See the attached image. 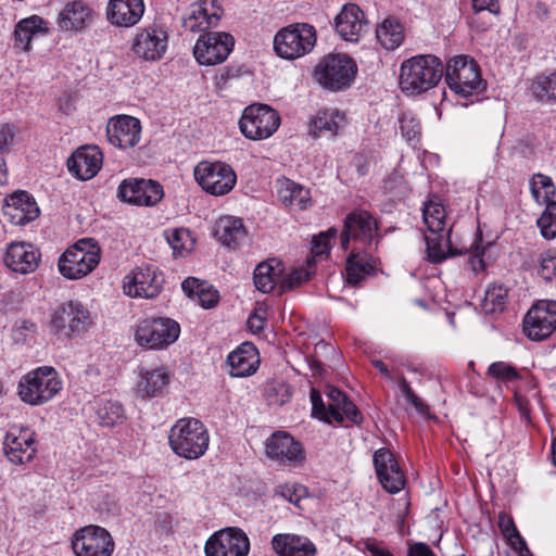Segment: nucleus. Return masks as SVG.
I'll return each mask as SVG.
<instances>
[{
	"instance_id": "1",
	"label": "nucleus",
	"mask_w": 556,
	"mask_h": 556,
	"mask_svg": "<svg viewBox=\"0 0 556 556\" xmlns=\"http://www.w3.org/2000/svg\"><path fill=\"white\" fill-rule=\"evenodd\" d=\"M443 71V63L435 55L413 56L401 65L400 87L404 93L420 94L440 83Z\"/></svg>"
},
{
	"instance_id": "2",
	"label": "nucleus",
	"mask_w": 556,
	"mask_h": 556,
	"mask_svg": "<svg viewBox=\"0 0 556 556\" xmlns=\"http://www.w3.org/2000/svg\"><path fill=\"white\" fill-rule=\"evenodd\" d=\"M168 440L176 455L186 459H198L205 454L210 437L202 421L195 418H184L170 429Z\"/></svg>"
},
{
	"instance_id": "3",
	"label": "nucleus",
	"mask_w": 556,
	"mask_h": 556,
	"mask_svg": "<svg viewBox=\"0 0 556 556\" xmlns=\"http://www.w3.org/2000/svg\"><path fill=\"white\" fill-rule=\"evenodd\" d=\"M329 402L325 405L320 393L316 389L311 390L312 414L323 421L341 424L344 418L355 425L362 422L363 417L356 405L349 400L340 389L328 386L326 391Z\"/></svg>"
},
{
	"instance_id": "4",
	"label": "nucleus",
	"mask_w": 556,
	"mask_h": 556,
	"mask_svg": "<svg viewBox=\"0 0 556 556\" xmlns=\"http://www.w3.org/2000/svg\"><path fill=\"white\" fill-rule=\"evenodd\" d=\"M100 262V248L94 239H81L70 247L59 258L61 275L76 280L90 274Z\"/></svg>"
},
{
	"instance_id": "5",
	"label": "nucleus",
	"mask_w": 556,
	"mask_h": 556,
	"mask_svg": "<svg viewBox=\"0 0 556 556\" xmlns=\"http://www.w3.org/2000/svg\"><path fill=\"white\" fill-rule=\"evenodd\" d=\"M62 389L56 370L50 366L39 367L23 376L18 383V394L29 405H42Z\"/></svg>"
},
{
	"instance_id": "6",
	"label": "nucleus",
	"mask_w": 556,
	"mask_h": 556,
	"mask_svg": "<svg viewBox=\"0 0 556 556\" xmlns=\"http://www.w3.org/2000/svg\"><path fill=\"white\" fill-rule=\"evenodd\" d=\"M445 83L452 91L464 98L485 89L479 65L467 55H457L447 62Z\"/></svg>"
},
{
	"instance_id": "7",
	"label": "nucleus",
	"mask_w": 556,
	"mask_h": 556,
	"mask_svg": "<svg viewBox=\"0 0 556 556\" xmlns=\"http://www.w3.org/2000/svg\"><path fill=\"white\" fill-rule=\"evenodd\" d=\"M91 325L92 318L89 309L76 301L60 304L50 320L52 332L66 340L83 336Z\"/></svg>"
},
{
	"instance_id": "8",
	"label": "nucleus",
	"mask_w": 556,
	"mask_h": 556,
	"mask_svg": "<svg viewBox=\"0 0 556 556\" xmlns=\"http://www.w3.org/2000/svg\"><path fill=\"white\" fill-rule=\"evenodd\" d=\"M316 30L306 23H298L279 30L274 39L276 53L286 60L301 58L313 50L316 45Z\"/></svg>"
},
{
	"instance_id": "9",
	"label": "nucleus",
	"mask_w": 556,
	"mask_h": 556,
	"mask_svg": "<svg viewBox=\"0 0 556 556\" xmlns=\"http://www.w3.org/2000/svg\"><path fill=\"white\" fill-rule=\"evenodd\" d=\"M357 72L356 63L346 54H329L315 68L317 81L332 91L351 86Z\"/></svg>"
},
{
	"instance_id": "10",
	"label": "nucleus",
	"mask_w": 556,
	"mask_h": 556,
	"mask_svg": "<svg viewBox=\"0 0 556 556\" xmlns=\"http://www.w3.org/2000/svg\"><path fill=\"white\" fill-rule=\"evenodd\" d=\"M180 334L177 321L167 317L141 320L136 329L137 343L149 350H162L173 344Z\"/></svg>"
},
{
	"instance_id": "11",
	"label": "nucleus",
	"mask_w": 556,
	"mask_h": 556,
	"mask_svg": "<svg viewBox=\"0 0 556 556\" xmlns=\"http://www.w3.org/2000/svg\"><path fill=\"white\" fill-rule=\"evenodd\" d=\"M278 112L267 104H252L244 109L239 121L243 136L251 140L269 138L279 127Z\"/></svg>"
},
{
	"instance_id": "12",
	"label": "nucleus",
	"mask_w": 556,
	"mask_h": 556,
	"mask_svg": "<svg viewBox=\"0 0 556 556\" xmlns=\"http://www.w3.org/2000/svg\"><path fill=\"white\" fill-rule=\"evenodd\" d=\"M378 230V222L371 213L365 210H354L344 219L341 245L348 250L350 241L353 240L364 248L370 247L375 240L380 239Z\"/></svg>"
},
{
	"instance_id": "13",
	"label": "nucleus",
	"mask_w": 556,
	"mask_h": 556,
	"mask_svg": "<svg viewBox=\"0 0 556 556\" xmlns=\"http://www.w3.org/2000/svg\"><path fill=\"white\" fill-rule=\"evenodd\" d=\"M114 547L111 533L99 526L84 527L72 539V548L76 556H111Z\"/></svg>"
},
{
	"instance_id": "14",
	"label": "nucleus",
	"mask_w": 556,
	"mask_h": 556,
	"mask_svg": "<svg viewBox=\"0 0 556 556\" xmlns=\"http://www.w3.org/2000/svg\"><path fill=\"white\" fill-rule=\"evenodd\" d=\"M194 177L199 185L208 193L223 195L236 185V174L232 168L222 162H201L194 168Z\"/></svg>"
},
{
	"instance_id": "15",
	"label": "nucleus",
	"mask_w": 556,
	"mask_h": 556,
	"mask_svg": "<svg viewBox=\"0 0 556 556\" xmlns=\"http://www.w3.org/2000/svg\"><path fill=\"white\" fill-rule=\"evenodd\" d=\"M235 46L233 37L228 33H205L199 37L193 54L201 65H215L224 62Z\"/></svg>"
},
{
	"instance_id": "16",
	"label": "nucleus",
	"mask_w": 556,
	"mask_h": 556,
	"mask_svg": "<svg viewBox=\"0 0 556 556\" xmlns=\"http://www.w3.org/2000/svg\"><path fill=\"white\" fill-rule=\"evenodd\" d=\"M249 551V538L239 528L219 530L205 544L206 556H248Z\"/></svg>"
},
{
	"instance_id": "17",
	"label": "nucleus",
	"mask_w": 556,
	"mask_h": 556,
	"mask_svg": "<svg viewBox=\"0 0 556 556\" xmlns=\"http://www.w3.org/2000/svg\"><path fill=\"white\" fill-rule=\"evenodd\" d=\"M117 197L129 204L153 206L163 199L164 191L155 180L132 178L121 182Z\"/></svg>"
},
{
	"instance_id": "18",
	"label": "nucleus",
	"mask_w": 556,
	"mask_h": 556,
	"mask_svg": "<svg viewBox=\"0 0 556 556\" xmlns=\"http://www.w3.org/2000/svg\"><path fill=\"white\" fill-rule=\"evenodd\" d=\"M556 329V302H539L523 318V331L529 339L541 341Z\"/></svg>"
},
{
	"instance_id": "19",
	"label": "nucleus",
	"mask_w": 556,
	"mask_h": 556,
	"mask_svg": "<svg viewBox=\"0 0 556 556\" xmlns=\"http://www.w3.org/2000/svg\"><path fill=\"white\" fill-rule=\"evenodd\" d=\"M222 13L216 0H200L190 7L182 18V27L191 33H210V28L218 25Z\"/></svg>"
},
{
	"instance_id": "20",
	"label": "nucleus",
	"mask_w": 556,
	"mask_h": 556,
	"mask_svg": "<svg viewBox=\"0 0 556 556\" xmlns=\"http://www.w3.org/2000/svg\"><path fill=\"white\" fill-rule=\"evenodd\" d=\"M124 291L129 296L155 298L162 290L163 278L152 265L137 267L131 276H126Z\"/></svg>"
},
{
	"instance_id": "21",
	"label": "nucleus",
	"mask_w": 556,
	"mask_h": 556,
	"mask_svg": "<svg viewBox=\"0 0 556 556\" xmlns=\"http://www.w3.org/2000/svg\"><path fill=\"white\" fill-rule=\"evenodd\" d=\"M110 143L121 149L134 148L140 141V121L129 115H118L110 118L106 126Z\"/></svg>"
},
{
	"instance_id": "22",
	"label": "nucleus",
	"mask_w": 556,
	"mask_h": 556,
	"mask_svg": "<svg viewBox=\"0 0 556 556\" xmlns=\"http://www.w3.org/2000/svg\"><path fill=\"white\" fill-rule=\"evenodd\" d=\"M334 28L338 35L351 42H357L367 31L368 24L364 12L353 3L344 4L334 18Z\"/></svg>"
},
{
	"instance_id": "23",
	"label": "nucleus",
	"mask_w": 556,
	"mask_h": 556,
	"mask_svg": "<svg viewBox=\"0 0 556 556\" xmlns=\"http://www.w3.org/2000/svg\"><path fill=\"white\" fill-rule=\"evenodd\" d=\"M103 155L96 146L77 149L67 160L68 172L80 180L94 177L102 166Z\"/></svg>"
},
{
	"instance_id": "24",
	"label": "nucleus",
	"mask_w": 556,
	"mask_h": 556,
	"mask_svg": "<svg viewBox=\"0 0 556 556\" xmlns=\"http://www.w3.org/2000/svg\"><path fill=\"white\" fill-rule=\"evenodd\" d=\"M35 433L29 429H20L18 434L9 432L3 440V452L15 465H24L33 460L36 454Z\"/></svg>"
},
{
	"instance_id": "25",
	"label": "nucleus",
	"mask_w": 556,
	"mask_h": 556,
	"mask_svg": "<svg viewBox=\"0 0 556 556\" xmlns=\"http://www.w3.org/2000/svg\"><path fill=\"white\" fill-rule=\"evenodd\" d=\"M166 46V33L162 29L150 27L137 34L132 51L136 55L147 61H157L163 56Z\"/></svg>"
},
{
	"instance_id": "26",
	"label": "nucleus",
	"mask_w": 556,
	"mask_h": 556,
	"mask_svg": "<svg viewBox=\"0 0 556 556\" xmlns=\"http://www.w3.org/2000/svg\"><path fill=\"white\" fill-rule=\"evenodd\" d=\"M4 215L15 225H26L39 216V207L26 191H17L5 198Z\"/></svg>"
},
{
	"instance_id": "27",
	"label": "nucleus",
	"mask_w": 556,
	"mask_h": 556,
	"mask_svg": "<svg viewBox=\"0 0 556 556\" xmlns=\"http://www.w3.org/2000/svg\"><path fill=\"white\" fill-rule=\"evenodd\" d=\"M40 252L30 243L13 242L7 249L5 265L15 273L29 274L36 270Z\"/></svg>"
},
{
	"instance_id": "28",
	"label": "nucleus",
	"mask_w": 556,
	"mask_h": 556,
	"mask_svg": "<svg viewBox=\"0 0 556 556\" xmlns=\"http://www.w3.org/2000/svg\"><path fill=\"white\" fill-rule=\"evenodd\" d=\"M143 12V0H110L106 16L113 25L130 27L140 21Z\"/></svg>"
},
{
	"instance_id": "29",
	"label": "nucleus",
	"mask_w": 556,
	"mask_h": 556,
	"mask_svg": "<svg viewBox=\"0 0 556 556\" xmlns=\"http://www.w3.org/2000/svg\"><path fill=\"white\" fill-rule=\"evenodd\" d=\"M345 126V114L338 110L317 112L309 121V135L317 138L333 139Z\"/></svg>"
},
{
	"instance_id": "30",
	"label": "nucleus",
	"mask_w": 556,
	"mask_h": 556,
	"mask_svg": "<svg viewBox=\"0 0 556 556\" xmlns=\"http://www.w3.org/2000/svg\"><path fill=\"white\" fill-rule=\"evenodd\" d=\"M266 454L281 463H292L303 458L301 444L286 432H276L267 440Z\"/></svg>"
},
{
	"instance_id": "31",
	"label": "nucleus",
	"mask_w": 556,
	"mask_h": 556,
	"mask_svg": "<svg viewBox=\"0 0 556 556\" xmlns=\"http://www.w3.org/2000/svg\"><path fill=\"white\" fill-rule=\"evenodd\" d=\"M271 546L279 556H315L314 543L301 535L276 534L271 540Z\"/></svg>"
},
{
	"instance_id": "32",
	"label": "nucleus",
	"mask_w": 556,
	"mask_h": 556,
	"mask_svg": "<svg viewBox=\"0 0 556 556\" xmlns=\"http://www.w3.org/2000/svg\"><path fill=\"white\" fill-rule=\"evenodd\" d=\"M232 377H248L257 369L258 357L252 343H243L227 357Z\"/></svg>"
},
{
	"instance_id": "33",
	"label": "nucleus",
	"mask_w": 556,
	"mask_h": 556,
	"mask_svg": "<svg viewBox=\"0 0 556 556\" xmlns=\"http://www.w3.org/2000/svg\"><path fill=\"white\" fill-rule=\"evenodd\" d=\"M247 235V229L240 218L223 216L216 222L214 236L225 247L236 249L245 240Z\"/></svg>"
},
{
	"instance_id": "34",
	"label": "nucleus",
	"mask_w": 556,
	"mask_h": 556,
	"mask_svg": "<svg viewBox=\"0 0 556 556\" xmlns=\"http://www.w3.org/2000/svg\"><path fill=\"white\" fill-rule=\"evenodd\" d=\"M92 18L91 9L83 1L68 2L59 13L58 24L65 30H80L85 28Z\"/></svg>"
},
{
	"instance_id": "35",
	"label": "nucleus",
	"mask_w": 556,
	"mask_h": 556,
	"mask_svg": "<svg viewBox=\"0 0 556 556\" xmlns=\"http://www.w3.org/2000/svg\"><path fill=\"white\" fill-rule=\"evenodd\" d=\"M168 381V374L164 368L142 370L137 382L136 392L142 399L154 397L162 393Z\"/></svg>"
},
{
	"instance_id": "36",
	"label": "nucleus",
	"mask_w": 556,
	"mask_h": 556,
	"mask_svg": "<svg viewBox=\"0 0 556 556\" xmlns=\"http://www.w3.org/2000/svg\"><path fill=\"white\" fill-rule=\"evenodd\" d=\"M376 37L380 45L389 51L399 48L404 40V29L395 17H387L376 29Z\"/></svg>"
},
{
	"instance_id": "37",
	"label": "nucleus",
	"mask_w": 556,
	"mask_h": 556,
	"mask_svg": "<svg viewBox=\"0 0 556 556\" xmlns=\"http://www.w3.org/2000/svg\"><path fill=\"white\" fill-rule=\"evenodd\" d=\"M346 281L351 286H358L361 281L374 273V264L371 260H367L366 254L352 252L345 266Z\"/></svg>"
},
{
	"instance_id": "38",
	"label": "nucleus",
	"mask_w": 556,
	"mask_h": 556,
	"mask_svg": "<svg viewBox=\"0 0 556 556\" xmlns=\"http://www.w3.org/2000/svg\"><path fill=\"white\" fill-rule=\"evenodd\" d=\"M498 528L503 536L508 541L513 549L517 551L520 556H531V552L527 546L525 539L520 535L515 522L510 516L505 513L498 515Z\"/></svg>"
},
{
	"instance_id": "39",
	"label": "nucleus",
	"mask_w": 556,
	"mask_h": 556,
	"mask_svg": "<svg viewBox=\"0 0 556 556\" xmlns=\"http://www.w3.org/2000/svg\"><path fill=\"white\" fill-rule=\"evenodd\" d=\"M43 20L37 15L22 20L15 27L14 37L16 43L23 49L28 50L30 41L37 34L46 33L42 27Z\"/></svg>"
},
{
	"instance_id": "40",
	"label": "nucleus",
	"mask_w": 556,
	"mask_h": 556,
	"mask_svg": "<svg viewBox=\"0 0 556 556\" xmlns=\"http://www.w3.org/2000/svg\"><path fill=\"white\" fill-rule=\"evenodd\" d=\"M274 262L277 266L279 265L276 260H270L269 262L260 263L254 269V285L256 289L263 293H269L277 283L280 269L274 267L271 264Z\"/></svg>"
},
{
	"instance_id": "41",
	"label": "nucleus",
	"mask_w": 556,
	"mask_h": 556,
	"mask_svg": "<svg viewBox=\"0 0 556 556\" xmlns=\"http://www.w3.org/2000/svg\"><path fill=\"white\" fill-rule=\"evenodd\" d=\"M445 208L442 204L428 201L422 208V218L429 232L435 235L442 232L445 227Z\"/></svg>"
},
{
	"instance_id": "42",
	"label": "nucleus",
	"mask_w": 556,
	"mask_h": 556,
	"mask_svg": "<svg viewBox=\"0 0 556 556\" xmlns=\"http://www.w3.org/2000/svg\"><path fill=\"white\" fill-rule=\"evenodd\" d=\"M97 417L101 426L114 427L123 422L125 413L119 402L105 400L99 403Z\"/></svg>"
},
{
	"instance_id": "43",
	"label": "nucleus",
	"mask_w": 556,
	"mask_h": 556,
	"mask_svg": "<svg viewBox=\"0 0 556 556\" xmlns=\"http://www.w3.org/2000/svg\"><path fill=\"white\" fill-rule=\"evenodd\" d=\"M280 200L289 206L304 210L309 202V191L294 182L287 181L286 189L279 191Z\"/></svg>"
},
{
	"instance_id": "44",
	"label": "nucleus",
	"mask_w": 556,
	"mask_h": 556,
	"mask_svg": "<svg viewBox=\"0 0 556 556\" xmlns=\"http://www.w3.org/2000/svg\"><path fill=\"white\" fill-rule=\"evenodd\" d=\"M164 235L173 249L174 255H182L184 252L190 251L193 248L194 240L191 232L186 228L168 229Z\"/></svg>"
},
{
	"instance_id": "45",
	"label": "nucleus",
	"mask_w": 556,
	"mask_h": 556,
	"mask_svg": "<svg viewBox=\"0 0 556 556\" xmlns=\"http://www.w3.org/2000/svg\"><path fill=\"white\" fill-rule=\"evenodd\" d=\"M532 94L540 101L556 99V72L538 76L531 85Z\"/></svg>"
},
{
	"instance_id": "46",
	"label": "nucleus",
	"mask_w": 556,
	"mask_h": 556,
	"mask_svg": "<svg viewBox=\"0 0 556 556\" xmlns=\"http://www.w3.org/2000/svg\"><path fill=\"white\" fill-rule=\"evenodd\" d=\"M506 299V288L503 286H492L485 291L482 306L486 313L502 312L505 308Z\"/></svg>"
},
{
	"instance_id": "47",
	"label": "nucleus",
	"mask_w": 556,
	"mask_h": 556,
	"mask_svg": "<svg viewBox=\"0 0 556 556\" xmlns=\"http://www.w3.org/2000/svg\"><path fill=\"white\" fill-rule=\"evenodd\" d=\"M380 483L383 489L391 494L400 492L405 484V479L402 470L399 465L393 466V468L388 469L387 472L378 476Z\"/></svg>"
},
{
	"instance_id": "48",
	"label": "nucleus",
	"mask_w": 556,
	"mask_h": 556,
	"mask_svg": "<svg viewBox=\"0 0 556 556\" xmlns=\"http://www.w3.org/2000/svg\"><path fill=\"white\" fill-rule=\"evenodd\" d=\"M314 274L312 269V265L308 262L307 267H300L293 269L289 275H287L280 282V289L282 292L293 290L296 287H300L303 282L309 280L312 275Z\"/></svg>"
},
{
	"instance_id": "49",
	"label": "nucleus",
	"mask_w": 556,
	"mask_h": 556,
	"mask_svg": "<svg viewBox=\"0 0 556 556\" xmlns=\"http://www.w3.org/2000/svg\"><path fill=\"white\" fill-rule=\"evenodd\" d=\"M538 226L545 239H554L556 237V202L547 204L546 210L538 219Z\"/></svg>"
},
{
	"instance_id": "50",
	"label": "nucleus",
	"mask_w": 556,
	"mask_h": 556,
	"mask_svg": "<svg viewBox=\"0 0 556 556\" xmlns=\"http://www.w3.org/2000/svg\"><path fill=\"white\" fill-rule=\"evenodd\" d=\"M538 274L545 281L556 280V249H549L540 254Z\"/></svg>"
},
{
	"instance_id": "51",
	"label": "nucleus",
	"mask_w": 556,
	"mask_h": 556,
	"mask_svg": "<svg viewBox=\"0 0 556 556\" xmlns=\"http://www.w3.org/2000/svg\"><path fill=\"white\" fill-rule=\"evenodd\" d=\"M443 239L444 237L441 232L425 236L428 260L433 264L441 263L446 258V252L443 248Z\"/></svg>"
},
{
	"instance_id": "52",
	"label": "nucleus",
	"mask_w": 556,
	"mask_h": 556,
	"mask_svg": "<svg viewBox=\"0 0 556 556\" xmlns=\"http://www.w3.org/2000/svg\"><path fill=\"white\" fill-rule=\"evenodd\" d=\"M488 375L504 382H510L519 378L517 369L505 362L492 363L488 368Z\"/></svg>"
},
{
	"instance_id": "53",
	"label": "nucleus",
	"mask_w": 556,
	"mask_h": 556,
	"mask_svg": "<svg viewBox=\"0 0 556 556\" xmlns=\"http://www.w3.org/2000/svg\"><path fill=\"white\" fill-rule=\"evenodd\" d=\"M402 136L408 142L418 141L420 136V124L413 115L403 113L399 118Z\"/></svg>"
},
{
	"instance_id": "54",
	"label": "nucleus",
	"mask_w": 556,
	"mask_h": 556,
	"mask_svg": "<svg viewBox=\"0 0 556 556\" xmlns=\"http://www.w3.org/2000/svg\"><path fill=\"white\" fill-rule=\"evenodd\" d=\"M374 465L377 476H380L383 472H387L388 469L393 468V466L397 465V463L389 450L379 448L374 454Z\"/></svg>"
},
{
	"instance_id": "55",
	"label": "nucleus",
	"mask_w": 556,
	"mask_h": 556,
	"mask_svg": "<svg viewBox=\"0 0 556 556\" xmlns=\"http://www.w3.org/2000/svg\"><path fill=\"white\" fill-rule=\"evenodd\" d=\"M543 188L545 190V198L548 199L551 194H554V185L552 179L548 176H545L543 174H538L533 177L532 184H531V191L534 195V198L538 200L540 190L538 188Z\"/></svg>"
},
{
	"instance_id": "56",
	"label": "nucleus",
	"mask_w": 556,
	"mask_h": 556,
	"mask_svg": "<svg viewBox=\"0 0 556 556\" xmlns=\"http://www.w3.org/2000/svg\"><path fill=\"white\" fill-rule=\"evenodd\" d=\"M16 128L10 124L0 125V153H4L13 144Z\"/></svg>"
},
{
	"instance_id": "57",
	"label": "nucleus",
	"mask_w": 556,
	"mask_h": 556,
	"mask_svg": "<svg viewBox=\"0 0 556 556\" xmlns=\"http://www.w3.org/2000/svg\"><path fill=\"white\" fill-rule=\"evenodd\" d=\"M312 243V254L314 257H323L329 254L330 245L326 233L314 236Z\"/></svg>"
},
{
	"instance_id": "58",
	"label": "nucleus",
	"mask_w": 556,
	"mask_h": 556,
	"mask_svg": "<svg viewBox=\"0 0 556 556\" xmlns=\"http://www.w3.org/2000/svg\"><path fill=\"white\" fill-rule=\"evenodd\" d=\"M363 551L369 556H393L391 552L386 548L381 542L375 539H368L362 542Z\"/></svg>"
},
{
	"instance_id": "59",
	"label": "nucleus",
	"mask_w": 556,
	"mask_h": 556,
	"mask_svg": "<svg viewBox=\"0 0 556 556\" xmlns=\"http://www.w3.org/2000/svg\"><path fill=\"white\" fill-rule=\"evenodd\" d=\"M305 491V488L302 485H282L280 486V494L288 502L299 506V503L302 498V493Z\"/></svg>"
},
{
	"instance_id": "60",
	"label": "nucleus",
	"mask_w": 556,
	"mask_h": 556,
	"mask_svg": "<svg viewBox=\"0 0 556 556\" xmlns=\"http://www.w3.org/2000/svg\"><path fill=\"white\" fill-rule=\"evenodd\" d=\"M199 302L204 308H211L215 306L218 302V292L212 289L201 288V291L198 294Z\"/></svg>"
},
{
	"instance_id": "61",
	"label": "nucleus",
	"mask_w": 556,
	"mask_h": 556,
	"mask_svg": "<svg viewBox=\"0 0 556 556\" xmlns=\"http://www.w3.org/2000/svg\"><path fill=\"white\" fill-rule=\"evenodd\" d=\"M269 392H275V394L277 396H279V399H277L275 401V403H277L278 405H283L285 403H287L291 399V395H292L290 386H288L287 383H283V382H278V383L274 384L269 389Z\"/></svg>"
},
{
	"instance_id": "62",
	"label": "nucleus",
	"mask_w": 556,
	"mask_h": 556,
	"mask_svg": "<svg viewBox=\"0 0 556 556\" xmlns=\"http://www.w3.org/2000/svg\"><path fill=\"white\" fill-rule=\"evenodd\" d=\"M472 9L476 13L488 10L491 13L497 14L500 7L497 0H471Z\"/></svg>"
},
{
	"instance_id": "63",
	"label": "nucleus",
	"mask_w": 556,
	"mask_h": 556,
	"mask_svg": "<svg viewBox=\"0 0 556 556\" xmlns=\"http://www.w3.org/2000/svg\"><path fill=\"white\" fill-rule=\"evenodd\" d=\"M203 287L204 283L193 277L185 279L181 283L184 292L189 296H192L193 294L198 295Z\"/></svg>"
},
{
	"instance_id": "64",
	"label": "nucleus",
	"mask_w": 556,
	"mask_h": 556,
	"mask_svg": "<svg viewBox=\"0 0 556 556\" xmlns=\"http://www.w3.org/2000/svg\"><path fill=\"white\" fill-rule=\"evenodd\" d=\"M407 556H435L426 543H416L409 547Z\"/></svg>"
}]
</instances>
